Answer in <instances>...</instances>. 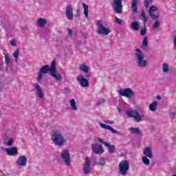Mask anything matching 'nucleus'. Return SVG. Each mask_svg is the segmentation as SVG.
<instances>
[{
	"label": "nucleus",
	"instance_id": "nucleus-1",
	"mask_svg": "<svg viewBox=\"0 0 176 176\" xmlns=\"http://www.w3.org/2000/svg\"><path fill=\"white\" fill-rule=\"evenodd\" d=\"M47 72H50V75L52 76V78H54L58 82L63 79V75L56 71V60H53L50 66L45 65L40 69L38 73L37 81L41 82L42 78H43V74H47Z\"/></svg>",
	"mask_w": 176,
	"mask_h": 176
},
{
	"label": "nucleus",
	"instance_id": "nucleus-2",
	"mask_svg": "<svg viewBox=\"0 0 176 176\" xmlns=\"http://www.w3.org/2000/svg\"><path fill=\"white\" fill-rule=\"evenodd\" d=\"M135 58L136 61V65L138 68H146L148 67V60L145 58V54L141 50L137 48L135 50Z\"/></svg>",
	"mask_w": 176,
	"mask_h": 176
},
{
	"label": "nucleus",
	"instance_id": "nucleus-3",
	"mask_svg": "<svg viewBox=\"0 0 176 176\" xmlns=\"http://www.w3.org/2000/svg\"><path fill=\"white\" fill-rule=\"evenodd\" d=\"M51 140L54 145H58V146H63L67 141L60 131H52L51 132Z\"/></svg>",
	"mask_w": 176,
	"mask_h": 176
},
{
	"label": "nucleus",
	"instance_id": "nucleus-4",
	"mask_svg": "<svg viewBox=\"0 0 176 176\" xmlns=\"http://www.w3.org/2000/svg\"><path fill=\"white\" fill-rule=\"evenodd\" d=\"M125 114L127 118H133L135 122H137L138 123L142 122L144 118H145V116L144 114L140 115V111L137 109L127 110L125 111Z\"/></svg>",
	"mask_w": 176,
	"mask_h": 176
},
{
	"label": "nucleus",
	"instance_id": "nucleus-5",
	"mask_svg": "<svg viewBox=\"0 0 176 176\" xmlns=\"http://www.w3.org/2000/svg\"><path fill=\"white\" fill-rule=\"evenodd\" d=\"M97 34L99 35H109L111 32V30L108 28H105L102 24V21L101 20L97 21Z\"/></svg>",
	"mask_w": 176,
	"mask_h": 176
},
{
	"label": "nucleus",
	"instance_id": "nucleus-6",
	"mask_svg": "<svg viewBox=\"0 0 176 176\" xmlns=\"http://www.w3.org/2000/svg\"><path fill=\"white\" fill-rule=\"evenodd\" d=\"M119 167V174L121 175H127V171L130 168V164L127 160H122L118 165Z\"/></svg>",
	"mask_w": 176,
	"mask_h": 176
},
{
	"label": "nucleus",
	"instance_id": "nucleus-7",
	"mask_svg": "<svg viewBox=\"0 0 176 176\" xmlns=\"http://www.w3.org/2000/svg\"><path fill=\"white\" fill-rule=\"evenodd\" d=\"M60 159L67 167L71 166V154L68 150L65 149L60 153Z\"/></svg>",
	"mask_w": 176,
	"mask_h": 176
},
{
	"label": "nucleus",
	"instance_id": "nucleus-8",
	"mask_svg": "<svg viewBox=\"0 0 176 176\" xmlns=\"http://www.w3.org/2000/svg\"><path fill=\"white\" fill-rule=\"evenodd\" d=\"M118 92L119 93L120 96H122V97H126V98H132V97L135 96V93L130 88L120 89L118 90Z\"/></svg>",
	"mask_w": 176,
	"mask_h": 176
},
{
	"label": "nucleus",
	"instance_id": "nucleus-9",
	"mask_svg": "<svg viewBox=\"0 0 176 176\" xmlns=\"http://www.w3.org/2000/svg\"><path fill=\"white\" fill-rule=\"evenodd\" d=\"M112 8L116 13H122V8H123V5H122V0H113L112 3Z\"/></svg>",
	"mask_w": 176,
	"mask_h": 176
},
{
	"label": "nucleus",
	"instance_id": "nucleus-10",
	"mask_svg": "<svg viewBox=\"0 0 176 176\" xmlns=\"http://www.w3.org/2000/svg\"><path fill=\"white\" fill-rule=\"evenodd\" d=\"M90 164H91V160L89 157L85 158V162L83 165L82 171L85 175H87L91 171V168H90Z\"/></svg>",
	"mask_w": 176,
	"mask_h": 176
},
{
	"label": "nucleus",
	"instance_id": "nucleus-11",
	"mask_svg": "<svg viewBox=\"0 0 176 176\" xmlns=\"http://www.w3.org/2000/svg\"><path fill=\"white\" fill-rule=\"evenodd\" d=\"M92 151L95 155H100L104 153V148L102 145L98 144H91Z\"/></svg>",
	"mask_w": 176,
	"mask_h": 176
},
{
	"label": "nucleus",
	"instance_id": "nucleus-12",
	"mask_svg": "<svg viewBox=\"0 0 176 176\" xmlns=\"http://www.w3.org/2000/svg\"><path fill=\"white\" fill-rule=\"evenodd\" d=\"M65 15L68 20H74V9L71 5L67 6L65 10Z\"/></svg>",
	"mask_w": 176,
	"mask_h": 176
},
{
	"label": "nucleus",
	"instance_id": "nucleus-13",
	"mask_svg": "<svg viewBox=\"0 0 176 176\" xmlns=\"http://www.w3.org/2000/svg\"><path fill=\"white\" fill-rule=\"evenodd\" d=\"M16 164L18 167H25L27 166V157L20 156L16 160Z\"/></svg>",
	"mask_w": 176,
	"mask_h": 176
},
{
	"label": "nucleus",
	"instance_id": "nucleus-14",
	"mask_svg": "<svg viewBox=\"0 0 176 176\" xmlns=\"http://www.w3.org/2000/svg\"><path fill=\"white\" fill-rule=\"evenodd\" d=\"M77 81L81 87H87L89 86V81L82 75L77 77Z\"/></svg>",
	"mask_w": 176,
	"mask_h": 176
},
{
	"label": "nucleus",
	"instance_id": "nucleus-15",
	"mask_svg": "<svg viewBox=\"0 0 176 176\" xmlns=\"http://www.w3.org/2000/svg\"><path fill=\"white\" fill-rule=\"evenodd\" d=\"M157 7L156 6H151L148 9V14L151 17L152 20H155V19H159V15L155 14V12H157Z\"/></svg>",
	"mask_w": 176,
	"mask_h": 176
},
{
	"label": "nucleus",
	"instance_id": "nucleus-16",
	"mask_svg": "<svg viewBox=\"0 0 176 176\" xmlns=\"http://www.w3.org/2000/svg\"><path fill=\"white\" fill-rule=\"evenodd\" d=\"M5 151L7 155H8V156H16L19 155V152L17 151V148L16 147L6 148Z\"/></svg>",
	"mask_w": 176,
	"mask_h": 176
},
{
	"label": "nucleus",
	"instance_id": "nucleus-17",
	"mask_svg": "<svg viewBox=\"0 0 176 176\" xmlns=\"http://www.w3.org/2000/svg\"><path fill=\"white\" fill-rule=\"evenodd\" d=\"M100 126L102 129H105V130H109L110 131H111V133H113V134H119V131H118L116 129H113V128H112V126L109 125H107L104 123H100Z\"/></svg>",
	"mask_w": 176,
	"mask_h": 176
},
{
	"label": "nucleus",
	"instance_id": "nucleus-18",
	"mask_svg": "<svg viewBox=\"0 0 176 176\" xmlns=\"http://www.w3.org/2000/svg\"><path fill=\"white\" fill-rule=\"evenodd\" d=\"M143 153L146 157H149V159H152V157H153L152 150H151L149 147H145L143 150Z\"/></svg>",
	"mask_w": 176,
	"mask_h": 176
},
{
	"label": "nucleus",
	"instance_id": "nucleus-19",
	"mask_svg": "<svg viewBox=\"0 0 176 176\" xmlns=\"http://www.w3.org/2000/svg\"><path fill=\"white\" fill-rule=\"evenodd\" d=\"M34 89L36 91V93L39 97V98H43V92H42V88L39 84H35Z\"/></svg>",
	"mask_w": 176,
	"mask_h": 176
},
{
	"label": "nucleus",
	"instance_id": "nucleus-20",
	"mask_svg": "<svg viewBox=\"0 0 176 176\" xmlns=\"http://www.w3.org/2000/svg\"><path fill=\"white\" fill-rule=\"evenodd\" d=\"M138 0H132L131 5L133 13H137L138 12V7L137 6V3Z\"/></svg>",
	"mask_w": 176,
	"mask_h": 176
},
{
	"label": "nucleus",
	"instance_id": "nucleus-21",
	"mask_svg": "<svg viewBox=\"0 0 176 176\" xmlns=\"http://www.w3.org/2000/svg\"><path fill=\"white\" fill-rule=\"evenodd\" d=\"M104 146H107L109 149V153H115L116 148L115 147V145L110 144L109 143H104Z\"/></svg>",
	"mask_w": 176,
	"mask_h": 176
},
{
	"label": "nucleus",
	"instance_id": "nucleus-22",
	"mask_svg": "<svg viewBox=\"0 0 176 176\" xmlns=\"http://www.w3.org/2000/svg\"><path fill=\"white\" fill-rule=\"evenodd\" d=\"M47 23V21H46V19L43 18H39L38 20L37 21L38 25L41 28H43L45 25H46Z\"/></svg>",
	"mask_w": 176,
	"mask_h": 176
},
{
	"label": "nucleus",
	"instance_id": "nucleus-23",
	"mask_svg": "<svg viewBox=\"0 0 176 176\" xmlns=\"http://www.w3.org/2000/svg\"><path fill=\"white\" fill-rule=\"evenodd\" d=\"M131 28L135 31H138V30H140V23L136 21L132 22L131 24Z\"/></svg>",
	"mask_w": 176,
	"mask_h": 176
},
{
	"label": "nucleus",
	"instance_id": "nucleus-24",
	"mask_svg": "<svg viewBox=\"0 0 176 176\" xmlns=\"http://www.w3.org/2000/svg\"><path fill=\"white\" fill-rule=\"evenodd\" d=\"M155 20H156L154 23V24L153 25V30L154 31H157V30H159V28H160V21H159L158 19H155Z\"/></svg>",
	"mask_w": 176,
	"mask_h": 176
},
{
	"label": "nucleus",
	"instance_id": "nucleus-25",
	"mask_svg": "<svg viewBox=\"0 0 176 176\" xmlns=\"http://www.w3.org/2000/svg\"><path fill=\"white\" fill-rule=\"evenodd\" d=\"M148 108L150 111L155 112V111H156V108H157V102L154 101L153 103L150 104Z\"/></svg>",
	"mask_w": 176,
	"mask_h": 176
},
{
	"label": "nucleus",
	"instance_id": "nucleus-26",
	"mask_svg": "<svg viewBox=\"0 0 176 176\" xmlns=\"http://www.w3.org/2000/svg\"><path fill=\"white\" fill-rule=\"evenodd\" d=\"M79 69L80 71H82V72L87 74V72H89L90 69L86 65L82 64L80 65Z\"/></svg>",
	"mask_w": 176,
	"mask_h": 176
},
{
	"label": "nucleus",
	"instance_id": "nucleus-27",
	"mask_svg": "<svg viewBox=\"0 0 176 176\" xmlns=\"http://www.w3.org/2000/svg\"><path fill=\"white\" fill-rule=\"evenodd\" d=\"M69 103L72 111H78V107H76V102H75V99H72L69 101Z\"/></svg>",
	"mask_w": 176,
	"mask_h": 176
},
{
	"label": "nucleus",
	"instance_id": "nucleus-28",
	"mask_svg": "<svg viewBox=\"0 0 176 176\" xmlns=\"http://www.w3.org/2000/svg\"><path fill=\"white\" fill-rule=\"evenodd\" d=\"M82 8L84 9V14L85 17H89V6L82 3Z\"/></svg>",
	"mask_w": 176,
	"mask_h": 176
},
{
	"label": "nucleus",
	"instance_id": "nucleus-29",
	"mask_svg": "<svg viewBox=\"0 0 176 176\" xmlns=\"http://www.w3.org/2000/svg\"><path fill=\"white\" fill-rule=\"evenodd\" d=\"M129 131H131V133H132V134H141V131H140L139 128H133V127H131L129 128Z\"/></svg>",
	"mask_w": 176,
	"mask_h": 176
},
{
	"label": "nucleus",
	"instance_id": "nucleus-30",
	"mask_svg": "<svg viewBox=\"0 0 176 176\" xmlns=\"http://www.w3.org/2000/svg\"><path fill=\"white\" fill-rule=\"evenodd\" d=\"M142 47L146 49L148 47V37H144L142 41Z\"/></svg>",
	"mask_w": 176,
	"mask_h": 176
},
{
	"label": "nucleus",
	"instance_id": "nucleus-31",
	"mask_svg": "<svg viewBox=\"0 0 176 176\" xmlns=\"http://www.w3.org/2000/svg\"><path fill=\"white\" fill-rule=\"evenodd\" d=\"M142 162L144 164H145V166H149V164H151V161L149 160V159H148V157L146 156L142 157Z\"/></svg>",
	"mask_w": 176,
	"mask_h": 176
},
{
	"label": "nucleus",
	"instance_id": "nucleus-32",
	"mask_svg": "<svg viewBox=\"0 0 176 176\" xmlns=\"http://www.w3.org/2000/svg\"><path fill=\"white\" fill-rule=\"evenodd\" d=\"M142 19H143L144 23H148V18L146 17V14L144 11H142L140 14Z\"/></svg>",
	"mask_w": 176,
	"mask_h": 176
},
{
	"label": "nucleus",
	"instance_id": "nucleus-33",
	"mask_svg": "<svg viewBox=\"0 0 176 176\" xmlns=\"http://www.w3.org/2000/svg\"><path fill=\"white\" fill-rule=\"evenodd\" d=\"M162 69H163L164 72H168V70L170 69V67L168 66V64L163 63Z\"/></svg>",
	"mask_w": 176,
	"mask_h": 176
},
{
	"label": "nucleus",
	"instance_id": "nucleus-34",
	"mask_svg": "<svg viewBox=\"0 0 176 176\" xmlns=\"http://www.w3.org/2000/svg\"><path fill=\"white\" fill-rule=\"evenodd\" d=\"M19 50H16L14 53H13V57H14L15 62L17 63V60H19Z\"/></svg>",
	"mask_w": 176,
	"mask_h": 176
},
{
	"label": "nucleus",
	"instance_id": "nucleus-35",
	"mask_svg": "<svg viewBox=\"0 0 176 176\" xmlns=\"http://www.w3.org/2000/svg\"><path fill=\"white\" fill-rule=\"evenodd\" d=\"M97 164H100V166H105V158L101 157Z\"/></svg>",
	"mask_w": 176,
	"mask_h": 176
},
{
	"label": "nucleus",
	"instance_id": "nucleus-36",
	"mask_svg": "<svg viewBox=\"0 0 176 176\" xmlns=\"http://www.w3.org/2000/svg\"><path fill=\"white\" fill-rule=\"evenodd\" d=\"M6 145H7V146H12V145H13V139L11 138L8 140V141L6 142Z\"/></svg>",
	"mask_w": 176,
	"mask_h": 176
},
{
	"label": "nucleus",
	"instance_id": "nucleus-37",
	"mask_svg": "<svg viewBox=\"0 0 176 176\" xmlns=\"http://www.w3.org/2000/svg\"><path fill=\"white\" fill-rule=\"evenodd\" d=\"M146 34V27H144L141 30H140V34L144 36Z\"/></svg>",
	"mask_w": 176,
	"mask_h": 176
},
{
	"label": "nucleus",
	"instance_id": "nucleus-38",
	"mask_svg": "<svg viewBox=\"0 0 176 176\" xmlns=\"http://www.w3.org/2000/svg\"><path fill=\"white\" fill-rule=\"evenodd\" d=\"M5 63L6 64H9V63H10V59L9 58V55L8 54L5 55Z\"/></svg>",
	"mask_w": 176,
	"mask_h": 176
},
{
	"label": "nucleus",
	"instance_id": "nucleus-39",
	"mask_svg": "<svg viewBox=\"0 0 176 176\" xmlns=\"http://www.w3.org/2000/svg\"><path fill=\"white\" fill-rule=\"evenodd\" d=\"M104 102H105V99H104V98H99V99L98 100V104L99 105H101V104H104Z\"/></svg>",
	"mask_w": 176,
	"mask_h": 176
},
{
	"label": "nucleus",
	"instance_id": "nucleus-40",
	"mask_svg": "<svg viewBox=\"0 0 176 176\" xmlns=\"http://www.w3.org/2000/svg\"><path fill=\"white\" fill-rule=\"evenodd\" d=\"M144 5L146 9H148V7L149 6V0H144Z\"/></svg>",
	"mask_w": 176,
	"mask_h": 176
},
{
	"label": "nucleus",
	"instance_id": "nucleus-41",
	"mask_svg": "<svg viewBox=\"0 0 176 176\" xmlns=\"http://www.w3.org/2000/svg\"><path fill=\"white\" fill-rule=\"evenodd\" d=\"M116 23H117V24H122L123 23V20L118 18V17H116Z\"/></svg>",
	"mask_w": 176,
	"mask_h": 176
},
{
	"label": "nucleus",
	"instance_id": "nucleus-42",
	"mask_svg": "<svg viewBox=\"0 0 176 176\" xmlns=\"http://www.w3.org/2000/svg\"><path fill=\"white\" fill-rule=\"evenodd\" d=\"M104 123H105L106 124H113V121H111L109 120H104Z\"/></svg>",
	"mask_w": 176,
	"mask_h": 176
},
{
	"label": "nucleus",
	"instance_id": "nucleus-43",
	"mask_svg": "<svg viewBox=\"0 0 176 176\" xmlns=\"http://www.w3.org/2000/svg\"><path fill=\"white\" fill-rule=\"evenodd\" d=\"M170 119H175V118H176V113H170Z\"/></svg>",
	"mask_w": 176,
	"mask_h": 176
},
{
	"label": "nucleus",
	"instance_id": "nucleus-44",
	"mask_svg": "<svg viewBox=\"0 0 176 176\" xmlns=\"http://www.w3.org/2000/svg\"><path fill=\"white\" fill-rule=\"evenodd\" d=\"M97 140H98V142H101V144H102L103 145H105V143H107V142L102 141V139H101L100 138H98Z\"/></svg>",
	"mask_w": 176,
	"mask_h": 176
},
{
	"label": "nucleus",
	"instance_id": "nucleus-45",
	"mask_svg": "<svg viewBox=\"0 0 176 176\" xmlns=\"http://www.w3.org/2000/svg\"><path fill=\"white\" fill-rule=\"evenodd\" d=\"M10 45H11L12 46H16V41H14V40H11V41H10Z\"/></svg>",
	"mask_w": 176,
	"mask_h": 176
},
{
	"label": "nucleus",
	"instance_id": "nucleus-46",
	"mask_svg": "<svg viewBox=\"0 0 176 176\" xmlns=\"http://www.w3.org/2000/svg\"><path fill=\"white\" fill-rule=\"evenodd\" d=\"M68 35L72 36V30L71 29H67Z\"/></svg>",
	"mask_w": 176,
	"mask_h": 176
},
{
	"label": "nucleus",
	"instance_id": "nucleus-47",
	"mask_svg": "<svg viewBox=\"0 0 176 176\" xmlns=\"http://www.w3.org/2000/svg\"><path fill=\"white\" fill-rule=\"evenodd\" d=\"M64 93H66V94L69 93V89H68V88H65V89H64Z\"/></svg>",
	"mask_w": 176,
	"mask_h": 176
},
{
	"label": "nucleus",
	"instance_id": "nucleus-48",
	"mask_svg": "<svg viewBox=\"0 0 176 176\" xmlns=\"http://www.w3.org/2000/svg\"><path fill=\"white\" fill-rule=\"evenodd\" d=\"M90 76H91V75L89 73H87V74H86V76H85V78H86L87 79H89V78H90Z\"/></svg>",
	"mask_w": 176,
	"mask_h": 176
},
{
	"label": "nucleus",
	"instance_id": "nucleus-49",
	"mask_svg": "<svg viewBox=\"0 0 176 176\" xmlns=\"http://www.w3.org/2000/svg\"><path fill=\"white\" fill-rule=\"evenodd\" d=\"M173 43H174V46L176 47V36H175L173 38Z\"/></svg>",
	"mask_w": 176,
	"mask_h": 176
},
{
	"label": "nucleus",
	"instance_id": "nucleus-50",
	"mask_svg": "<svg viewBox=\"0 0 176 176\" xmlns=\"http://www.w3.org/2000/svg\"><path fill=\"white\" fill-rule=\"evenodd\" d=\"M79 12H80V10L79 9H78V10H76V13H77L78 17H79V16H80Z\"/></svg>",
	"mask_w": 176,
	"mask_h": 176
},
{
	"label": "nucleus",
	"instance_id": "nucleus-51",
	"mask_svg": "<svg viewBox=\"0 0 176 176\" xmlns=\"http://www.w3.org/2000/svg\"><path fill=\"white\" fill-rule=\"evenodd\" d=\"M157 100H162V96H157Z\"/></svg>",
	"mask_w": 176,
	"mask_h": 176
},
{
	"label": "nucleus",
	"instance_id": "nucleus-52",
	"mask_svg": "<svg viewBox=\"0 0 176 176\" xmlns=\"http://www.w3.org/2000/svg\"><path fill=\"white\" fill-rule=\"evenodd\" d=\"M118 112H122V109L118 108Z\"/></svg>",
	"mask_w": 176,
	"mask_h": 176
},
{
	"label": "nucleus",
	"instance_id": "nucleus-53",
	"mask_svg": "<svg viewBox=\"0 0 176 176\" xmlns=\"http://www.w3.org/2000/svg\"><path fill=\"white\" fill-rule=\"evenodd\" d=\"M150 2V3H152V2H153V0H149L148 3Z\"/></svg>",
	"mask_w": 176,
	"mask_h": 176
},
{
	"label": "nucleus",
	"instance_id": "nucleus-54",
	"mask_svg": "<svg viewBox=\"0 0 176 176\" xmlns=\"http://www.w3.org/2000/svg\"><path fill=\"white\" fill-rule=\"evenodd\" d=\"M0 71H2V65H0Z\"/></svg>",
	"mask_w": 176,
	"mask_h": 176
},
{
	"label": "nucleus",
	"instance_id": "nucleus-55",
	"mask_svg": "<svg viewBox=\"0 0 176 176\" xmlns=\"http://www.w3.org/2000/svg\"><path fill=\"white\" fill-rule=\"evenodd\" d=\"M0 144H1V141H0Z\"/></svg>",
	"mask_w": 176,
	"mask_h": 176
}]
</instances>
